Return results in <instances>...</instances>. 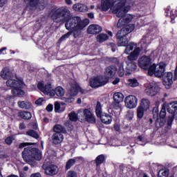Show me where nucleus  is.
<instances>
[{
  "label": "nucleus",
  "instance_id": "obj_1",
  "mask_svg": "<svg viewBox=\"0 0 177 177\" xmlns=\"http://www.w3.org/2000/svg\"><path fill=\"white\" fill-rule=\"evenodd\" d=\"M52 18L55 23H65V28L69 31L60 37L59 42L66 41L71 34L75 38H81L84 28L89 24V19H85L83 21L80 17L71 18L70 10L67 8H58L53 13Z\"/></svg>",
  "mask_w": 177,
  "mask_h": 177
},
{
  "label": "nucleus",
  "instance_id": "obj_2",
  "mask_svg": "<svg viewBox=\"0 0 177 177\" xmlns=\"http://www.w3.org/2000/svg\"><path fill=\"white\" fill-rule=\"evenodd\" d=\"M114 2V0H101V9L103 12H107L109 9H111L117 17H120L117 24V28H121L127 23L132 21L133 15H127L131 10V5L127 0H117L115 6Z\"/></svg>",
  "mask_w": 177,
  "mask_h": 177
},
{
  "label": "nucleus",
  "instance_id": "obj_3",
  "mask_svg": "<svg viewBox=\"0 0 177 177\" xmlns=\"http://www.w3.org/2000/svg\"><path fill=\"white\" fill-rule=\"evenodd\" d=\"M1 75L3 80H8L6 82L7 86L13 88L12 90V93L14 95V96H24V91L20 89V88H23L24 86L23 80L20 79L18 80H15L10 79L12 77V73H10V71L8 68H4L2 70Z\"/></svg>",
  "mask_w": 177,
  "mask_h": 177
},
{
  "label": "nucleus",
  "instance_id": "obj_4",
  "mask_svg": "<svg viewBox=\"0 0 177 177\" xmlns=\"http://www.w3.org/2000/svg\"><path fill=\"white\" fill-rule=\"evenodd\" d=\"M141 51V48H137L133 52L130 53V55L127 57V59L125 61L127 64L126 71L124 68V62L120 64L118 69L120 77H123L125 73L126 75H129L132 71L136 70L138 66L136 65L135 60H138V57H139Z\"/></svg>",
  "mask_w": 177,
  "mask_h": 177
},
{
  "label": "nucleus",
  "instance_id": "obj_5",
  "mask_svg": "<svg viewBox=\"0 0 177 177\" xmlns=\"http://www.w3.org/2000/svg\"><path fill=\"white\" fill-rule=\"evenodd\" d=\"M22 157L26 162H28L31 167H35L37 163L35 160L39 161L42 158V153L39 149L37 148H32L31 147H28L24 149L22 152Z\"/></svg>",
  "mask_w": 177,
  "mask_h": 177
},
{
  "label": "nucleus",
  "instance_id": "obj_6",
  "mask_svg": "<svg viewBox=\"0 0 177 177\" xmlns=\"http://www.w3.org/2000/svg\"><path fill=\"white\" fill-rule=\"evenodd\" d=\"M37 88L44 95H49V96H55L56 95L58 97H63V95L66 93L64 88L62 86H57L55 90H52V84L50 82H39L37 84Z\"/></svg>",
  "mask_w": 177,
  "mask_h": 177
},
{
  "label": "nucleus",
  "instance_id": "obj_7",
  "mask_svg": "<svg viewBox=\"0 0 177 177\" xmlns=\"http://www.w3.org/2000/svg\"><path fill=\"white\" fill-rule=\"evenodd\" d=\"M81 92V93L85 94L88 93V91L80 87L78 84L74 82L71 86V88L68 91L66 94V97H64L63 100L65 101L66 103H73L75 99L74 98L75 96L78 95V92Z\"/></svg>",
  "mask_w": 177,
  "mask_h": 177
},
{
  "label": "nucleus",
  "instance_id": "obj_8",
  "mask_svg": "<svg viewBox=\"0 0 177 177\" xmlns=\"http://www.w3.org/2000/svg\"><path fill=\"white\" fill-rule=\"evenodd\" d=\"M167 67V64L165 62H160L158 64H152L148 69L149 75H154L158 78L165 74V68Z\"/></svg>",
  "mask_w": 177,
  "mask_h": 177
},
{
  "label": "nucleus",
  "instance_id": "obj_9",
  "mask_svg": "<svg viewBox=\"0 0 177 177\" xmlns=\"http://www.w3.org/2000/svg\"><path fill=\"white\" fill-rule=\"evenodd\" d=\"M118 38V46H127L124 53L126 55H129V53H131L132 51L136 50L138 47V44L136 43L131 42L128 44V38H127V35H122L121 34L120 37H117Z\"/></svg>",
  "mask_w": 177,
  "mask_h": 177
},
{
  "label": "nucleus",
  "instance_id": "obj_10",
  "mask_svg": "<svg viewBox=\"0 0 177 177\" xmlns=\"http://www.w3.org/2000/svg\"><path fill=\"white\" fill-rule=\"evenodd\" d=\"M77 114L79 117L84 118L87 122H90L91 124H95L96 122L95 115L92 114V112L89 109H80Z\"/></svg>",
  "mask_w": 177,
  "mask_h": 177
},
{
  "label": "nucleus",
  "instance_id": "obj_11",
  "mask_svg": "<svg viewBox=\"0 0 177 177\" xmlns=\"http://www.w3.org/2000/svg\"><path fill=\"white\" fill-rule=\"evenodd\" d=\"M124 103L127 109H135L138 106V97L133 95H128L124 99Z\"/></svg>",
  "mask_w": 177,
  "mask_h": 177
},
{
  "label": "nucleus",
  "instance_id": "obj_12",
  "mask_svg": "<svg viewBox=\"0 0 177 177\" xmlns=\"http://www.w3.org/2000/svg\"><path fill=\"white\" fill-rule=\"evenodd\" d=\"M151 64V59L150 57L142 56L138 60V66L144 70H149Z\"/></svg>",
  "mask_w": 177,
  "mask_h": 177
},
{
  "label": "nucleus",
  "instance_id": "obj_13",
  "mask_svg": "<svg viewBox=\"0 0 177 177\" xmlns=\"http://www.w3.org/2000/svg\"><path fill=\"white\" fill-rule=\"evenodd\" d=\"M158 91V85L156 83H151L145 89V93L148 96H156Z\"/></svg>",
  "mask_w": 177,
  "mask_h": 177
},
{
  "label": "nucleus",
  "instance_id": "obj_14",
  "mask_svg": "<svg viewBox=\"0 0 177 177\" xmlns=\"http://www.w3.org/2000/svg\"><path fill=\"white\" fill-rule=\"evenodd\" d=\"M42 168L44 169L46 175H48L49 176H53V175L57 174V166L56 165H50L48 166V165L44 163Z\"/></svg>",
  "mask_w": 177,
  "mask_h": 177
},
{
  "label": "nucleus",
  "instance_id": "obj_15",
  "mask_svg": "<svg viewBox=\"0 0 177 177\" xmlns=\"http://www.w3.org/2000/svg\"><path fill=\"white\" fill-rule=\"evenodd\" d=\"M133 30H135V25L132 24H129L119 30L116 34V37H121V34L122 35H128V34L132 32Z\"/></svg>",
  "mask_w": 177,
  "mask_h": 177
},
{
  "label": "nucleus",
  "instance_id": "obj_16",
  "mask_svg": "<svg viewBox=\"0 0 177 177\" xmlns=\"http://www.w3.org/2000/svg\"><path fill=\"white\" fill-rule=\"evenodd\" d=\"M153 41V36L151 35H146L141 39V48L147 49V47L151 44Z\"/></svg>",
  "mask_w": 177,
  "mask_h": 177
},
{
  "label": "nucleus",
  "instance_id": "obj_17",
  "mask_svg": "<svg viewBox=\"0 0 177 177\" xmlns=\"http://www.w3.org/2000/svg\"><path fill=\"white\" fill-rule=\"evenodd\" d=\"M117 73V67L115 66H111L106 68L104 71V76L109 80V78H113Z\"/></svg>",
  "mask_w": 177,
  "mask_h": 177
},
{
  "label": "nucleus",
  "instance_id": "obj_18",
  "mask_svg": "<svg viewBox=\"0 0 177 177\" xmlns=\"http://www.w3.org/2000/svg\"><path fill=\"white\" fill-rule=\"evenodd\" d=\"M101 122L105 125H110L113 122V117L109 113H102L100 116H98Z\"/></svg>",
  "mask_w": 177,
  "mask_h": 177
},
{
  "label": "nucleus",
  "instance_id": "obj_19",
  "mask_svg": "<svg viewBox=\"0 0 177 177\" xmlns=\"http://www.w3.org/2000/svg\"><path fill=\"white\" fill-rule=\"evenodd\" d=\"M87 32L88 34H99V32H102V27L99 25H90L88 27Z\"/></svg>",
  "mask_w": 177,
  "mask_h": 177
},
{
  "label": "nucleus",
  "instance_id": "obj_20",
  "mask_svg": "<svg viewBox=\"0 0 177 177\" xmlns=\"http://www.w3.org/2000/svg\"><path fill=\"white\" fill-rule=\"evenodd\" d=\"M167 111L169 113V114H174L176 113L177 111V101H174L167 104Z\"/></svg>",
  "mask_w": 177,
  "mask_h": 177
},
{
  "label": "nucleus",
  "instance_id": "obj_21",
  "mask_svg": "<svg viewBox=\"0 0 177 177\" xmlns=\"http://www.w3.org/2000/svg\"><path fill=\"white\" fill-rule=\"evenodd\" d=\"M63 139H64V137L62 133H55L52 136V140L54 145H59V143H62L63 142Z\"/></svg>",
  "mask_w": 177,
  "mask_h": 177
},
{
  "label": "nucleus",
  "instance_id": "obj_22",
  "mask_svg": "<svg viewBox=\"0 0 177 177\" xmlns=\"http://www.w3.org/2000/svg\"><path fill=\"white\" fill-rule=\"evenodd\" d=\"M151 104V102H150V100L147 98H142L140 100L139 106L147 111V110L150 109Z\"/></svg>",
  "mask_w": 177,
  "mask_h": 177
},
{
  "label": "nucleus",
  "instance_id": "obj_23",
  "mask_svg": "<svg viewBox=\"0 0 177 177\" xmlns=\"http://www.w3.org/2000/svg\"><path fill=\"white\" fill-rule=\"evenodd\" d=\"M24 2L26 5L27 9H32L39 3V0H24Z\"/></svg>",
  "mask_w": 177,
  "mask_h": 177
},
{
  "label": "nucleus",
  "instance_id": "obj_24",
  "mask_svg": "<svg viewBox=\"0 0 177 177\" xmlns=\"http://www.w3.org/2000/svg\"><path fill=\"white\" fill-rule=\"evenodd\" d=\"M73 8L76 12H88V6L84 4H74Z\"/></svg>",
  "mask_w": 177,
  "mask_h": 177
},
{
  "label": "nucleus",
  "instance_id": "obj_25",
  "mask_svg": "<svg viewBox=\"0 0 177 177\" xmlns=\"http://www.w3.org/2000/svg\"><path fill=\"white\" fill-rule=\"evenodd\" d=\"M167 12H169L170 13V18L171 19V23H172V24H174V23H175V19H176L177 17V10L175 9H172L171 10V7H167Z\"/></svg>",
  "mask_w": 177,
  "mask_h": 177
},
{
  "label": "nucleus",
  "instance_id": "obj_26",
  "mask_svg": "<svg viewBox=\"0 0 177 177\" xmlns=\"http://www.w3.org/2000/svg\"><path fill=\"white\" fill-rule=\"evenodd\" d=\"M114 102H119L122 103L124 102V94L120 92L115 93L113 96Z\"/></svg>",
  "mask_w": 177,
  "mask_h": 177
},
{
  "label": "nucleus",
  "instance_id": "obj_27",
  "mask_svg": "<svg viewBox=\"0 0 177 177\" xmlns=\"http://www.w3.org/2000/svg\"><path fill=\"white\" fill-rule=\"evenodd\" d=\"M89 84L91 88H99L100 86L97 77H91L89 81Z\"/></svg>",
  "mask_w": 177,
  "mask_h": 177
},
{
  "label": "nucleus",
  "instance_id": "obj_28",
  "mask_svg": "<svg viewBox=\"0 0 177 177\" xmlns=\"http://www.w3.org/2000/svg\"><path fill=\"white\" fill-rule=\"evenodd\" d=\"M18 106L20 107V109H26V110L31 109V103L26 101L18 102Z\"/></svg>",
  "mask_w": 177,
  "mask_h": 177
},
{
  "label": "nucleus",
  "instance_id": "obj_29",
  "mask_svg": "<svg viewBox=\"0 0 177 177\" xmlns=\"http://www.w3.org/2000/svg\"><path fill=\"white\" fill-rule=\"evenodd\" d=\"M100 86H103L109 82V80L105 76H97Z\"/></svg>",
  "mask_w": 177,
  "mask_h": 177
},
{
  "label": "nucleus",
  "instance_id": "obj_30",
  "mask_svg": "<svg viewBox=\"0 0 177 177\" xmlns=\"http://www.w3.org/2000/svg\"><path fill=\"white\" fill-rule=\"evenodd\" d=\"M19 115L24 120H30L32 117L31 113L28 111L19 112Z\"/></svg>",
  "mask_w": 177,
  "mask_h": 177
},
{
  "label": "nucleus",
  "instance_id": "obj_31",
  "mask_svg": "<svg viewBox=\"0 0 177 177\" xmlns=\"http://www.w3.org/2000/svg\"><path fill=\"white\" fill-rule=\"evenodd\" d=\"M96 39L97 42H104L109 39V36L106 34L101 33L97 36Z\"/></svg>",
  "mask_w": 177,
  "mask_h": 177
},
{
  "label": "nucleus",
  "instance_id": "obj_32",
  "mask_svg": "<svg viewBox=\"0 0 177 177\" xmlns=\"http://www.w3.org/2000/svg\"><path fill=\"white\" fill-rule=\"evenodd\" d=\"M105 160L104 155L101 154L99 155L96 158H95V164L97 167H99L101 164H103L104 161Z\"/></svg>",
  "mask_w": 177,
  "mask_h": 177
},
{
  "label": "nucleus",
  "instance_id": "obj_33",
  "mask_svg": "<svg viewBox=\"0 0 177 177\" xmlns=\"http://www.w3.org/2000/svg\"><path fill=\"white\" fill-rule=\"evenodd\" d=\"M166 109H167V102L164 103L162 106V109L160 110V112L159 114L160 118H162V119L165 118V115H167Z\"/></svg>",
  "mask_w": 177,
  "mask_h": 177
},
{
  "label": "nucleus",
  "instance_id": "obj_34",
  "mask_svg": "<svg viewBox=\"0 0 177 177\" xmlns=\"http://www.w3.org/2000/svg\"><path fill=\"white\" fill-rule=\"evenodd\" d=\"M95 113L97 117H100V115L103 114V113L102 112V104L100 102H97L95 106Z\"/></svg>",
  "mask_w": 177,
  "mask_h": 177
},
{
  "label": "nucleus",
  "instance_id": "obj_35",
  "mask_svg": "<svg viewBox=\"0 0 177 177\" xmlns=\"http://www.w3.org/2000/svg\"><path fill=\"white\" fill-rule=\"evenodd\" d=\"M145 111H147L143 108L140 107V106L137 108V117L138 118H142L143 115H145Z\"/></svg>",
  "mask_w": 177,
  "mask_h": 177
},
{
  "label": "nucleus",
  "instance_id": "obj_36",
  "mask_svg": "<svg viewBox=\"0 0 177 177\" xmlns=\"http://www.w3.org/2000/svg\"><path fill=\"white\" fill-rule=\"evenodd\" d=\"M128 82H129V86H131L132 88L139 86V82L136 79H129Z\"/></svg>",
  "mask_w": 177,
  "mask_h": 177
},
{
  "label": "nucleus",
  "instance_id": "obj_37",
  "mask_svg": "<svg viewBox=\"0 0 177 177\" xmlns=\"http://www.w3.org/2000/svg\"><path fill=\"white\" fill-rule=\"evenodd\" d=\"M26 135L28 136H31L32 138H34L35 139H38L39 138V136L38 133L34 131V130H29L26 132Z\"/></svg>",
  "mask_w": 177,
  "mask_h": 177
},
{
  "label": "nucleus",
  "instance_id": "obj_38",
  "mask_svg": "<svg viewBox=\"0 0 177 177\" xmlns=\"http://www.w3.org/2000/svg\"><path fill=\"white\" fill-rule=\"evenodd\" d=\"M53 129L55 133H62V132H64V129L63 128V126L60 124L55 125Z\"/></svg>",
  "mask_w": 177,
  "mask_h": 177
},
{
  "label": "nucleus",
  "instance_id": "obj_39",
  "mask_svg": "<svg viewBox=\"0 0 177 177\" xmlns=\"http://www.w3.org/2000/svg\"><path fill=\"white\" fill-rule=\"evenodd\" d=\"M46 6H48V0H41L39 4V9L44 10Z\"/></svg>",
  "mask_w": 177,
  "mask_h": 177
},
{
  "label": "nucleus",
  "instance_id": "obj_40",
  "mask_svg": "<svg viewBox=\"0 0 177 177\" xmlns=\"http://www.w3.org/2000/svg\"><path fill=\"white\" fill-rule=\"evenodd\" d=\"M75 164V160H74L73 158L72 159H69L66 164V169H70V168H71V167H73V165Z\"/></svg>",
  "mask_w": 177,
  "mask_h": 177
},
{
  "label": "nucleus",
  "instance_id": "obj_41",
  "mask_svg": "<svg viewBox=\"0 0 177 177\" xmlns=\"http://www.w3.org/2000/svg\"><path fill=\"white\" fill-rule=\"evenodd\" d=\"M68 117L69 120H71V121H73L74 122H75V121H77L78 120V116H77V113L75 112H71L68 114Z\"/></svg>",
  "mask_w": 177,
  "mask_h": 177
},
{
  "label": "nucleus",
  "instance_id": "obj_42",
  "mask_svg": "<svg viewBox=\"0 0 177 177\" xmlns=\"http://www.w3.org/2000/svg\"><path fill=\"white\" fill-rule=\"evenodd\" d=\"M153 118H156V120H158V115H159V110L158 106L154 107L152 111Z\"/></svg>",
  "mask_w": 177,
  "mask_h": 177
},
{
  "label": "nucleus",
  "instance_id": "obj_43",
  "mask_svg": "<svg viewBox=\"0 0 177 177\" xmlns=\"http://www.w3.org/2000/svg\"><path fill=\"white\" fill-rule=\"evenodd\" d=\"M169 175V171L168 170H160L158 176H166L168 177Z\"/></svg>",
  "mask_w": 177,
  "mask_h": 177
},
{
  "label": "nucleus",
  "instance_id": "obj_44",
  "mask_svg": "<svg viewBox=\"0 0 177 177\" xmlns=\"http://www.w3.org/2000/svg\"><path fill=\"white\" fill-rule=\"evenodd\" d=\"M112 106L113 107V109H115V110H120L121 102L113 101L112 103Z\"/></svg>",
  "mask_w": 177,
  "mask_h": 177
},
{
  "label": "nucleus",
  "instance_id": "obj_45",
  "mask_svg": "<svg viewBox=\"0 0 177 177\" xmlns=\"http://www.w3.org/2000/svg\"><path fill=\"white\" fill-rule=\"evenodd\" d=\"M175 118V116L174 115H171L168 117L167 118V127L168 128H171V126L172 125V122H174V119Z\"/></svg>",
  "mask_w": 177,
  "mask_h": 177
},
{
  "label": "nucleus",
  "instance_id": "obj_46",
  "mask_svg": "<svg viewBox=\"0 0 177 177\" xmlns=\"http://www.w3.org/2000/svg\"><path fill=\"white\" fill-rule=\"evenodd\" d=\"M66 177H78V174L75 171H69L66 174Z\"/></svg>",
  "mask_w": 177,
  "mask_h": 177
},
{
  "label": "nucleus",
  "instance_id": "obj_47",
  "mask_svg": "<svg viewBox=\"0 0 177 177\" xmlns=\"http://www.w3.org/2000/svg\"><path fill=\"white\" fill-rule=\"evenodd\" d=\"M157 127H164L165 125V119L160 118L156 122Z\"/></svg>",
  "mask_w": 177,
  "mask_h": 177
},
{
  "label": "nucleus",
  "instance_id": "obj_48",
  "mask_svg": "<svg viewBox=\"0 0 177 177\" xmlns=\"http://www.w3.org/2000/svg\"><path fill=\"white\" fill-rule=\"evenodd\" d=\"M55 113H59L60 111V104L59 102L55 103Z\"/></svg>",
  "mask_w": 177,
  "mask_h": 177
},
{
  "label": "nucleus",
  "instance_id": "obj_49",
  "mask_svg": "<svg viewBox=\"0 0 177 177\" xmlns=\"http://www.w3.org/2000/svg\"><path fill=\"white\" fill-rule=\"evenodd\" d=\"M138 142L140 145H141V146L146 145V142H145L144 144L142 143V142H145V138H143V137H142V136H140L138 137Z\"/></svg>",
  "mask_w": 177,
  "mask_h": 177
},
{
  "label": "nucleus",
  "instance_id": "obj_50",
  "mask_svg": "<svg viewBox=\"0 0 177 177\" xmlns=\"http://www.w3.org/2000/svg\"><path fill=\"white\" fill-rule=\"evenodd\" d=\"M6 145H10L13 142V137H8L5 140Z\"/></svg>",
  "mask_w": 177,
  "mask_h": 177
},
{
  "label": "nucleus",
  "instance_id": "obj_51",
  "mask_svg": "<svg viewBox=\"0 0 177 177\" xmlns=\"http://www.w3.org/2000/svg\"><path fill=\"white\" fill-rule=\"evenodd\" d=\"M73 160H74L75 163V162H80V161H83L84 160V158H82V156H77V157H75V158H73Z\"/></svg>",
  "mask_w": 177,
  "mask_h": 177
},
{
  "label": "nucleus",
  "instance_id": "obj_52",
  "mask_svg": "<svg viewBox=\"0 0 177 177\" xmlns=\"http://www.w3.org/2000/svg\"><path fill=\"white\" fill-rule=\"evenodd\" d=\"M28 145H32V143H28V142H22L19 145V149H23V147H26V146H28Z\"/></svg>",
  "mask_w": 177,
  "mask_h": 177
},
{
  "label": "nucleus",
  "instance_id": "obj_53",
  "mask_svg": "<svg viewBox=\"0 0 177 177\" xmlns=\"http://www.w3.org/2000/svg\"><path fill=\"white\" fill-rule=\"evenodd\" d=\"M43 102H44V98H39L35 101V104H37L38 106H41Z\"/></svg>",
  "mask_w": 177,
  "mask_h": 177
},
{
  "label": "nucleus",
  "instance_id": "obj_54",
  "mask_svg": "<svg viewBox=\"0 0 177 177\" xmlns=\"http://www.w3.org/2000/svg\"><path fill=\"white\" fill-rule=\"evenodd\" d=\"M8 3V0H0V8H3Z\"/></svg>",
  "mask_w": 177,
  "mask_h": 177
},
{
  "label": "nucleus",
  "instance_id": "obj_55",
  "mask_svg": "<svg viewBox=\"0 0 177 177\" xmlns=\"http://www.w3.org/2000/svg\"><path fill=\"white\" fill-rule=\"evenodd\" d=\"M46 110H47V111H52L53 110V104H48L46 108Z\"/></svg>",
  "mask_w": 177,
  "mask_h": 177
},
{
  "label": "nucleus",
  "instance_id": "obj_56",
  "mask_svg": "<svg viewBox=\"0 0 177 177\" xmlns=\"http://www.w3.org/2000/svg\"><path fill=\"white\" fill-rule=\"evenodd\" d=\"M118 82H120V79L115 78V79L112 82V84H113V85H117V84H118Z\"/></svg>",
  "mask_w": 177,
  "mask_h": 177
},
{
  "label": "nucleus",
  "instance_id": "obj_57",
  "mask_svg": "<svg viewBox=\"0 0 177 177\" xmlns=\"http://www.w3.org/2000/svg\"><path fill=\"white\" fill-rule=\"evenodd\" d=\"M128 115H130L129 119L132 120L133 117V112H128L127 117H128Z\"/></svg>",
  "mask_w": 177,
  "mask_h": 177
},
{
  "label": "nucleus",
  "instance_id": "obj_58",
  "mask_svg": "<svg viewBox=\"0 0 177 177\" xmlns=\"http://www.w3.org/2000/svg\"><path fill=\"white\" fill-rule=\"evenodd\" d=\"M30 177H41V174L39 173L33 174L30 176Z\"/></svg>",
  "mask_w": 177,
  "mask_h": 177
},
{
  "label": "nucleus",
  "instance_id": "obj_59",
  "mask_svg": "<svg viewBox=\"0 0 177 177\" xmlns=\"http://www.w3.org/2000/svg\"><path fill=\"white\" fill-rule=\"evenodd\" d=\"M19 128H20V129H26V124H24V123H21L19 124Z\"/></svg>",
  "mask_w": 177,
  "mask_h": 177
},
{
  "label": "nucleus",
  "instance_id": "obj_60",
  "mask_svg": "<svg viewBox=\"0 0 177 177\" xmlns=\"http://www.w3.org/2000/svg\"><path fill=\"white\" fill-rule=\"evenodd\" d=\"M88 16L89 17V19H93V17H95V15H93V12L88 13Z\"/></svg>",
  "mask_w": 177,
  "mask_h": 177
},
{
  "label": "nucleus",
  "instance_id": "obj_61",
  "mask_svg": "<svg viewBox=\"0 0 177 177\" xmlns=\"http://www.w3.org/2000/svg\"><path fill=\"white\" fill-rule=\"evenodd\" d=\"M6 47H4L0 50V55H2L3 53V50H6Z\"/></svg>",
  "mask_w": 177,
  "mask_h": 177
},
{
  "label": "nucleus",
  "instance_id": "obj_62",
  "mask_svg": "<svg viewBox=\"0 0 177 177\" xmlns=\"http://www.w3.org/2000/svg\"><path fill=\"white\" fill-rule=\"evenodd\" d=\"M66 3H67V5H71L73 3L71 0H66Z\"/></svg>",
  "mask_w": 177,
  "mask_h": 177
},
{
  "label": "nucleus",
  "instance_id": "obj_63",
  "mask_svg": "<svg viewBox=\"0 0 177 177\" xmlns=\"http://www.w3.org/2000/svg\"><path fill=\"white\" fill-rule=\"evenodd\" d=\"M66 127H70L71 128H73V125L70 124L68 122L65 123Z\"/></svg>",
  "mask_w": 177,
  "mask_h": 177
},
{
  "label": "nucleus",
  "instance_id": "obj_64",
  "mask_svg": "<svg viewBox=\"0 0 177 177\" xmlns=\"http://www.w3.org/2000/svg\"><path fill=\"white\" fill-rule=\"evenodd\" d=\"M174 118L177 120V112L174 113Z\"/></svg>",
  "mask_w": 177,
  "mask_h": 177
}]
</instances>
